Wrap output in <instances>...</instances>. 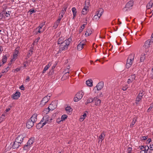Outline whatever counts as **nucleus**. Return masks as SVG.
<instances>
[{"mask_svg":"<svg viewBox=\"0 0 153 153\" xmlns=\"http://www.w3.org/2000/svg\"><path fill=\"white\" fill-rule=\"evenodd\" d=\"M133 1H129L126 4L125 7L123 8V11L125 12L131 9L133 5Z\"/></svg>","mask_w":153,"mask_h":153,"instance_id":"5","label":"nucleus"},{"mask_svg":"<svg viewBox=\"0 0 153 153\" xmlns=\"http://www.w3.org/2000/svg\"><path fill=\"white\" fill-rule=\"evenodd\" d=\"M70 68V66H68L64 70V71H63V72H64V74H66V73L69 74V70Z\"/></svg>","mask_w":153,"mask_h":153,"instance_id":"41","label":"nucleus"},{"mask_svg":"<svg viewBox=\"0 0 153 153\" xmlns=\"http://www.w3.org/2000/svg\"><path fill=\"white\" fill-rule=\"evenodd\" d=\"M65 109L66 111V112L67 114H71L72 111V109L69 106H67L65 108Z\"/></svg>","mask_w":153,"mask_h":153,"instance_id":"21","label":"nucleus"},{"mask_svg":"<svg viewBox=\"0 0 153 153\" xmlns=\"http://www.w3.org/2000/svg\"><path fill=\"white\" fill-rule=\"evenodd\" d=\"M51 96V95L50 94H48L47 96H46L44 97L42 100L44 101L45 102L47 103L48 101V100L50 99V97Z\"/></svg>","mask_w":153,"mask_h":153,"instance_id":"25","label":"nucleus"},{"mask_svg":"<svg viewBox=\"0 0 153 153\" xmlns=\"http://www.w3.org/2000/svg\"><path fill=\"white\" fill-rule=\"evenodd\" d=\"M11 12L10 11H7L5 13V15L7 17L9 16H10V14L11 13Z\"/></svg>","mask_w":153,"mask_h":153,"instance_id":"48","label":"nucleus"},{"mask_svg":"<svg viewBox=\"0 0 153 153\" xmlns=\"http://www.w3.org/2000/svg\"><path fill=\"white\" fill-rule=\"evenodd\" d=\"M136 118H134L133 119L130 126V128H132L133 127V125L135 124V123L136 122Z\"/></svg>","mask_w":153,"mask_h":153,"instance_id":"38","label":"nucleus"},{"mask_svg":"<svg viewBox=\"0 0 153 153\" xmlns=\"http://www.w3.org/2000/svg\"><path fill=\"white\" fill-rule=\"evenodd\" d=\"M20 89L22 90H24V87L23 85H22L20 87Z\"/></svg>","mask_w":153,"mask_h":153,"instance_id":"56","label":"nucleus"},{"mask_svg":"<svg viewBox=\"0 0 153 153\" xmlns=\"http://www.w3.org/2000/svg\"><path fill=\"white\" fill-rule=\"evenodd\" d=\"M153 6V0H151L147 4V7L148 9H149Z\"/></svg>","mask_w":153,"mask_h":153,"instance_id":"31","label":"nucleus"},{"mask_svg":"<svg viewBox=\"0 0 153 153\" xmlns=\"http://www.w3.org/2000/svg\"><path fill=\"white\" fill-rule=\"evenodd\" d=\"M128 87L127 86V87L126 88V87H123L122 89L123 90V91H126V90L127 88H128Z\"/></svg>","mask_w":153,"mask_h":153,"instance_id":"64","label":"nucleus"},{"mask_svg":"<svg viewBox=\"0 0 153 153\" xmlns=\"http://www.w3.org/2000/svg\"><path fill=\"white\" fill-rule=\"evenodd\" d=\"M20 68H17L16 69L13 70L12 71V72H16L19 71L20 70Z\"/></svg>","mask_w":153,"mask_h":153,"instance_id":"51","label":"nucleus"},{"mask_svg":"<svg viewBox=\"0 0 153 153\" xmlns=\"http://www.w3.org/2000/svg\"><path fill=\"white\" fill-rule=\"evenodd\" d=\"M85 24H83L82 26H81V29H83L85 27Z\"/></svg>","mask_w":153,"mask_h":153,"instance_id":"59","label":"nucleus"},{"mask_svg":"<svg viewBox=\"0 0 153 153\" xmlns=\"http://www.w3.org/2000/svg\"><path fill=\"white\" fill-rule=\"evenodd\" d=\"M37 115L36 114H34L29 119L35 123L37 120Z\"/></svg>","mask_w":153,"mask_h":153,"instance_id":"19","label":"nucleus"},{"mask_svg":"<svg viewBox=\"0 0 153 153\" xmlns=\"http://www.w3.org/2000/svg\"><path fill=\"white\" fill-rule=\"evenodd\" d=\"M86 85L90 87H91L92 86V81L91 80H88L86 82Z\"/></svg>","mask_w":153,"mask_h":153,"instance_id":"34","label":"nucleus"},{"mask_svg":"<svg viewBox=\"0 0 153 153\" xmlns=\"http://www.w3.org/2000/svg\"><path fill=\"white\" fill-rule=\"evenodd\" d=\"M131 79V81H133L135 79V76L134 74L132 75L129 78Z\"/></svg>","mask_w":153,"mask_h":153,"instance_id":"46","label":"nucleus"},{"mask_svg":"<svg viewBox=\"0 0 153 153\" xmlns=\"http://www.w3.org/2000/svg\"><path fill=\"white\" fill-rule=\"evenodd\" d=\"M69 77V74H64L62 78V80H65Z\"/></svg>","mask_w":153,"mask_h":153,"instance_id":"33","label":"nucleus"},{"mask_svg":"<svg viewBox=\"0 0 153 153\" xmlns=\"http://www.w3.org/2000/svg\"><path fill=\"white\" fill-rule=\"evenodd\" d=\"M68 117V116L67 115L64 114L62 116L61 119L62 121H63L65 120Z\"/></svg>","mask_w":153,"mask_h":153,"instance_id":"42","label":"nucleus"},{"mask_svg":"<svg viewBox=\"0 0 153 153\" xmlns=\"http://www.w3.org/2000/svg\"><path fill=\"white\" fill-rule=\"evenodd\" d=\"M96 86L98 88V90H100L102 88L103 86V83L102 82H100L97 84Z\"/></svg>","mask_w":153,"mask_h":153,"instance_id":"22","label":"nucleus"},{"mask_svg":"<svg viewBox=\"0 0 153 153\" xmlns=\"http://www.w3.org/2000/svg\"><path fill=\"white\" fill-rule=\"evenodd\" d=\"M133 82V81H131V79L130 78H129L127 81V82L129 84L131 82Z\"/></svg>","mask_w":153,"mask_h":153,"instance_id":"55","label":"nucleus"},{"mask_svg":"<svg viewBox=\"0 0 153 153\" xmlns=\"http://www.w3.org/2000/svg\"><path fill=\"white\" fill-rule=\"evenodd\" d=\"M90 4V1L88 0L86 1L85 2V6L82 10V13L83 14H86L88 11V8Z\"/></svg>","mask_w":153,"mask_h":153,"instance_id":"4","label":"nucleus"},{"mask_svg":"<svg viewBox=\"0 0 153 153\" xmlns=\"http://www.w3.org/2000/svg\"><path fill=\"white\" fill-rule=\"evenodd\" d=\"M7 115V113L6 112L4 113L1 116L0 118V121L1 122L5 118V117Z\"/></svg>","mask_w":153,"mask_h":153,"instance_id":"39","label":"nucleus"},{"mask_svg":"<svg viewBox=\"0 0 153 153\" xmlns=\"http://www.w3.org/2000/svg\"><path fill=\"white\" fill-rule=\"evenodd\" d=\"M34 123L30 119H29L27 123L26 127L28 128H32L34 125Z\"/></svg>","mask_w":153,"mask_h":153,"instance_id":"9","label":"nucleus"},{"mask_svg":"<svg viewBox=\"0 0 153 153\" xmlns=\"http://www.w3.org/2000/svg\"><path fill=\"white\" fill-rule=\"evenodd\" d=\"M93 101H94V98H89L88 99L87 101L85 102V104L86 105H87L89 103L92 102Z\"/></svg>","mask_w":153,"mask_h":153,"instance_id":"36","label":"nucleus"},{"mask_svg":"<svg viewBox=\"0 0 153 153\" xmlns=\"http://www.w3.org/2000/svg\"><path fill=\"white\" fill-rule=\"evenodd\" d=\"M34 137L31 138L28 141L27 144H26L24 147L25 150L28 149L32 146L33 143L34 141Z\"/></svg>","mask_w":153,"mask_h":153,"instance_id":"2","label":"nucleus"},{"mask_svg":"<svg viewBox=\"0 0 153 153\" xmlns=\"http://www.w3.org/2000/svg\"><path fill=\"white\" fill-rule=\"evenodd\" d=\"M92 33L91 29L90 28H88L85 33V36H88L90 35Z\"/></svg>","mask_w":153,"mask_h":153,"instance_id":"24","label":"nucleus"},{"mask_svg":"<svg viewBox=\"0 0 153 153\" xmlns=\"http://www.w3.org/2000/svg\"><path fill=\"white\" fill-rule=\"evenodd\" d=\"M32 53V51H31L30 52H29L27 54V56L28 57H29Z\"/></svg>","mask_w":153,"mask_h":153,"instance_id":"54","label":"nucleus"},{"mask_svg":"<svg viewBox=\"0 0 153 153\" xmlns=\"http://www.w3.org/2000/svg\"><path fill=\"white\" fill-rule=\"evenodd\" d=\"M21 144L20 143L15 140L13 146V147L14 149L17 148Z\"/></svg>","mask_w":153,"mask_h":153,"instance_id":"18","label":"nucleus"},{"mask_svg":"<svg viewBox=\"0 0 153 153\" xmlns=\"http://www.w3.org/2000/svg\"><path fill=\"white\" fill-rule=\"evenodd\" d=\"M3 14H2V13H0V19H2V18H3Z\"/></svg>","mask_w":153,"mask_h":153,"instance_id":"60","label":"nucleus"},{"mask_svg":"<svg viewBox=\"0 0 153 153\" xmlns=\"http://www.w3.org/2000/svg\"><path fill=\"white\" fill-rule=\"evenodd\" d=\"M98 91V88L97 87V86H96L95 87L94 89H93V91H94V92H96V91Z\"/></svg>","mask_w":153,"mask_h":153,"instance_id":"53","label":"nucleus"},{"mask_svg":"<svg viewBox=\"0 0 153 153\" xmlns=\"http://www.w3.org/2000/svg\"><path fill=\"white\" fill-rule=\"evenodd\" d=\"M45 125V124H44V123L43 122V121L41 120V122L38 123V124L36 125V127L37 128L39 129L42 128Z\"/></svg>","mask_w":153,"mask_h":153,"instance_id":"23","label":"nucleus"},{"mask_svg":"<svg viewBox=\"0 0 153 153\" xmlns=\"http://www.w3.org/2000/svg\"><path fill=\"white\" fill-rule=\"evenodd\" d=\"M71 40V39L70 38L68 39L65 40L61 44L68 46Z\"/></svg>","mask_w":153,"mask_h":153,"instance_id":"11","label":"nucleus"},{"mask_svg":"<svg viewBox=\"0 0 153 153\" xmlns=\"http://www.w3.org/2000/svg\"><path fill=\"white\" fill-rule=\"evenodd\" d=\"M62 19L60 18L59 17L58 19L57 20V21L54 23L53 27L55 28H56L59 25L60 20Z\"/></svg>","mask_w":153,"mask_h":153,"instance_id":"26","label":"nucleus"},{"mask_svg":"<svg viewBox=\"0 0 153 153\" xmlns=\"http://www.w3.org/2000/svg\"><path fill=\"white\" fill-rule=\"evenodd\" d=\"M150 149L151 150H153V144L150 145Z\"/></svg>","mask_w":153,"mask_h":153,"instance_id":"58","label":"nucleus"},{"mask_svg":"<svg viewBox=\"0 0 153 153\" xmlns=\"http://www.w3.org/2000/svg\"><path fill=\"white\" fill-rule=\"evenodd\" d=\"M64 39L62 37L59 38L58 41V44H61L64 41Z\"/></svg>","mask_w":153,"mask_h":153,"instance_id":"35","label":"nucleus"},{"mask_svg":"<svg viewBox=\"0 0 153 153\" xmlns=\"http://www.w3.org/2000/svg\"><path fill=\"white\" fill-rule=\"evenodd\" d=\"M84 94V93L82 91L77 93L76 95V97L74 99V101L75 102H77L81 100Z\"/></svg>","mask_w":153,"mask_h":153,"instance_id":"3","label":"nucleus"},{"mask_svg":"<svg viewBox=\"0 0 153 153\" xmlns=\"http://www.w3.org/2000/svg\"><path fill=\"white\" fill-rule=\"evenodd\" d=\"M94 101L95 102V105L96 106H99L101 102V100L96 97L94 98Z\"/></svg>","mask_w":153,"mask_h":153,"instance_id":"13","label":"nucleus"},{"mask_svg":"<svg viewBox=\"0 0 153 153\" xmlns=\"http://www.w3.org/2000/svg\"><path fill=\"white\" fill-rule=\"evenodd\" d=\"M146 57V54H142L140 57V61L141 62H143L145 59Z\"/></svg>","mask_w":153,"mask_h":153,"instance_id":"30","label":"nucleus"},{"mask_svg":"<svg viewBox=\"0 0 153 153\" xmlns=\"http://www.w3.org/2000/svg\"><path fill=\"white\" fill-rule=\"evenodd\" d=\"M36 31L37 32V33H42L44 30V29L40 27H38L36 29Z\"/></svg>","mask_w":153,"mask_h":153,"instance_id":"28","label":"nucleus"},{"mask_svg":"<svg viewBox=\"0 0 153 153\" xmlns=\"http://www.w3.org/2000/svg\"><path fill=\"white\" fill-rule=\"evenodd\" d=\"M19 48H17L14 51L13 54L15 55H17V54L19 53Z\"/></svg>","mask_w":153,"mask_h":153,"instance_id":"44","label":"nucleus"},{"mask_svg":"<svg viewBox=\"0 0 153 153\" xmlns=\"http://www.w3.org/2000/svg\"><path fill=\"white\" fill-rule=\"evenodd\" d=\"M45 25V23H41L39 26L41 27L42 28L44 25Z\"/></svg>","mask_w":153,"mask_h":153,"instance_id":"57","label":"nucleus"},{"mask_svg":"<svg viewBox=\"0 0 153 153\" xmlns=\"http://www.w3.org/2000/svg\"><path fill=\"white\" fill-rule=\"evenodd\" d=\"M2 64H4L7 61V57L6 56H3L2 59Z\"/></svg>","mask_w":153,"mask_h":153,"instance_id":"40","label":"nucleus"},{"mask_svg":"<svg viewBox=\"0 0 153 153\" xmlns=\"http://www.w3.org/2000/svg\"><path fill=\"white\" fill-rule=\"evenodd\" d=\"M151 40L150 39L147 40L145 43L143 47L145 48H148L150 47L151 45Z\"/></svg>","mask_w":153,"mask_h":153,"instance_id":"14","label":"nucleus"},{"mask_svg":"<svg viewBox=\"0 0 153 153\" xmlns=\"http://www.w3.org/2000/svg\"><path fill=\"white\" fill-rule=\"evenodd\" d=\"M68 47L66 45H63L61 44L59 45V52H61L63 51H65L67 49Z\"/></svg>","mask_w":153,"mask_h":153,"instance_id":"17","label":"nucleus"},{"mask_svg":"<svg viewBox=\"0 0 153 153\" xmlns=\"http://www.w3.org/2000/svg\"><path fill=\"white\" fill-rule=\"evenodd\" d=\"M67 7L68 6L67 5H65L64 6L61 13L59 14V18L62 19L63 17V16L64 14Z\"/></svg>","mask_w":153,"mask_h":153,"instance_id":"8","label":"nucleus"},{"mask_svg":"<svg viewBox=\"0 0 153 153\" xmlns=\"http://www.w3.org/2000/svg\"><path fill=\"white\" fill-rule=\"evenodd\" d=\"M20 93L17 91L15 94H14L12 95V97L13 99H17L20 97Z\"/></svg>","mask_w":153,"mask_h":153,"instance_id":"16","label":"nucleus"},{"mask_svg":"<svg viewBox=\"0 0 153 153\" xmlns=\"http://www.w3.org/2000/svg\"><path fill=\"white\" fill-rule=\"evenodd\" d=\"M72 11L73 13V18L74 19L75 17L76 16V8L75 7H73L72 9Z\"/></svg>","mask_w":153,"mask_h":153,"instance_id":"32","label":"nucleus"},{"mask_svg":"<svg viewBox=\"0 0 153 153\" xmlns=\"http://www.w3.org/2000/svg\"><path fill=\"white\" fill-rule=\"evenodd\" d=\"M46 103V102H45L44 101L42 100L41 102L40 105L42 107L44 106Z\"/></svg>","mask_w":153,"mask_h":153,"instance_id":"49","label":"nucleus"},{"mask_svg":"<svg viewBox=\"0 0 153 153\" xmlns=\"http://www.w3.org/2000/svg\"><path fill=\"white\" fill-rule=\"evenodd\" d=\"M85 44L83 42V41L80 42L77 45V49L78 51H81L83 48Z\"/></svg>","mask_w":153,"mask_h":153,"instance_id":"12","label":"nucleus"},{"mask_svg":"<svg viewBox=\"0 0 153 153\" xmlns=\"http://www.w3.org/2000/svg\"><path fill=\"white\" fill-rule=\"evenodd\" d=\"M103 12V9L100 8L99 9L98 11L96 13V14L98 15L99 17H100Z\"/></svg>","mask_w":153,"mask_h":153,"instance_id":"27","label":"nucleus"},{"mask_svg":"<svg viewBox=\"0 0 153 153\" xmlns=\"http://www.w3.org/2000/svg\"><path fill=\"white\" fill-rule=\"evenodd\" d=\"M88 113V112L87 111H85L83 115L81 116L80 118L79 119V121L81 122H82L86 117L87 116V114Z\"/></svg>","mask_w":153,"mask_h":153,"instance_id":"20","label":"nucleus"},{"mask_svg":"<svg viewBox=\"0 0 153 153\" xmlns=\"http://www.w3.org/2000/svg\"><path fill=\"white\" fill-rule=\"evenodd\" d=\"M153 107V103L150 105V106L147 110L148 112L150 111L152 109Z\"/></svg>","mask_w":153,"mask_h":153,"instance_id":"50","label":"nucleus"},{"mask_svg":"<svg viewBox=\"0 0 153 153\" xmlns=\"http://www.w3.org/2000/svg\"><path fill=\"white\" fill-rule=\"evenodd\" d=\"M143 96L142 93L139 94L136 98V104H138L139 102L141 100Z\"/></svg>","mask_w":153,"mask_h":153,"instance_id":"15","label":"nucleus"},{"mask_svg":"<svg viewBox=\"0 0 153 153\" xmlns=\"http://www.w3.org/2000/svg\"><path fill=\"white\" fill-rule=\"evenodd\" d=\"M150 40L152 42H153V33L152 35V37Z\"/></svg>","mask_w":153,"mask_h":153,"instance_id":"62","label":"nucleus"},{"mask_svg":"<svg viewBox=\"0 0 153 153\" xmlns=\"http://www.w3.org/2000/svg\"><path fill=\"white\" fill-rule=\"evenodd\" d=\"M49 107H48V108H46L44 110V111L45 113H46V114H47L48 113L49 111Z\"/></svg>","mask_w":153,"mask_h":153,"instance_id":"52","label":"nucleus"},{"mask_svg":"<svg viewBox=\"0 0 153 153\" xmlns=\"http://www.w3.org/2000/svg\"><path fill=\"white\" fill-rule=\"evenodd\" d=\"M51 65V63L49 62L47 65H46L44 68L42 72V73L44 74L45 73L46 71L48 70L49 67Z\"/></svg>","mask_w":153,"mask_h":153,"instance_id":"29","label":"nucleus"},{"mask_svg":"<svg viewBox=\"0 0 153 153\" xmlns=\"http://www.w3.org/2000/svg\"><path fill=\"white\" fill-rule=\"evenodd\" d=\"M145 149L144 150H142L140 152V153H143L144 152V153H147L148 150L149 149V147L148 146H146L144 147Z\"/></svg>","mask_w":153,"mask_h":153,"instance_id":"37","label":"nucleus"},{"mask_svg":"<svg viewBox=\"0 0 153 153\" xmlns=\"http://www.w3.org/2000/svg\"><path fill=\"white\" fill-rule=\"evenodd\" d=\"M34 12H35V11H34V10H32V9H31L30 10V12L31 14H32V13H34Z\"/></svg>","mask_w":153,"mask_h":153,"instance_id":"63","label":"nucleus"},{"mask_svg":"<svg viewBox=\"0 0 153 153\" xmlns=\"http://www.w3.org/2000/svg\"><path fill=\"white\" fill-rule=\"evenodd\" d=\"M9 66H7L6 68L4 69L2 71V73H3L5 72H7L8 71V69H9Z\"/></svg>","mask_w":153,"mask_h":153,"instance_id":"47","label":"nucleus"},{"mask_svg":"<svg viewBox=\"0 0 153 153\" xmlns=\"http://www.w3.org/2000/svg\"><path fill=\"white\" fill-rule=\"evenodd\" d=\"M105 136V134L104 132H103L101 133L100 135L99 136L98 138V142L101 143L102 142V141L104 140V137Z\"/></svg>","mask_w":153,"mask_h":153,"instance_id":"10","label":"nucleus"},{"mask_svg":"<svg viewBox=\"0 0 153 153\" xmlns=\"http://www.w3.org/2000/svg\"><path fill=\"white\" fill-rule=\"evenodd\" d=\"M26 136L25 133L23 134L19 135L16 139V140L20 143H21L23 142L24 138Z\"/></svg>","mask_w":153,"mask_h":153,"instance_id":"7","label":"nucleus"},{"mask_svg":"<svg viewBox=\"0 0 153 153\" xmlns=\"http://www.w3.org/2000/svg\"><path fill=\"white\" fill-rule=\"evenodd\" d=\"M100 17H99L98 15L96 14L94 16L93 19L94 20H97L100 18Z\"/></svg>","mask_w":153,"mask_h":153,"instance_id":"43","label":"nucleus"},{"mask_svg":"<svg viewBox=\"0 0 153 153\" xmlns=\"http://www.w3.org/2000/svg\"><path fill=\"white\" fill-rule=\"evenodd\" d=\"M53 119V118H51L50 119L49 116L48 115H46L43 117L42 120L43 121L44 124L45 125L47 123H49L51 122Z\"/></svg>","mask_w":153,"mask_h":153,"instance_id":"6","label":"nucleus"},{"mask_svg":"<svg viewBox=\"0 0 153 153\" xmlns=\"http://www.w3.org/2000/svg\"><path fill=\"white\" fill-rule=\"evenodd\" d=\"M134 54L131 53L128 56L126 62V67L128 68L132 65L134 58Z\"/></svg>","mask_w":153,"mask_h":153,"instance_id":"1","label":"nucleus"},{"mask_svg":"<svg viewBox=\"0 0 153 153\" xmlns=\"http://www.w3.org/2000/svg\"><path fill=\"white\" fill-rule=\"evenodd\" d=\"M17 55L13 54V56L11 59V61H14L17 58Z\"/></svg>","mask_w":153,"mask_h":153,"instance_id":"45","label":"nucleus"},{"mask_svg":"<svg viewBox=\"0 0 153 153\" xmlns=\"http://www.w3.org/2000/svg\"><path fill=\"white\" fill-rule=\"evenodd\" d=\"M30 80V77L29 76H27L26 77V81L27 82H29Z\"/></svg>","mask_w":153,"mask_h":153,"instance_id":"61","label":"nucleus"}]
</instances>
